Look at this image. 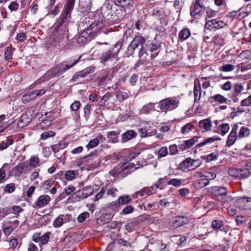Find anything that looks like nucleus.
Wrapping results in <instances>:
<instances>
[{
  "label": "nucleus",
  "instance_id": "1",
  "mask_svg": "<svg viewBox=\"0 0 251 251\" xmlns=\"http://www.w3.org/2000/svg\"><path fill=\"white\" fill-rule=\"evenodd\" d=\"M82 57V55L80 56L77 59L74 60L73 62L64 61L56 64L41 77L39 81L40 82H43L53 77H58L62 75L64 72L75 66L80 61Z\"/></svg>",
  "mask_w": 251,
  "mask_h": 251
},
{
  "label": "nucleus",
  "instance_id": "2",
  "mask_svg": "<svg viewBox=\"0 0 251 251\" xmlns=\"http://www.w3.org/2000/svg\"><path fill=\"white\" fill-rule=\"evenodd\" d=\"M104 24L102 22H93L91 20H83L80 23L79 29L80 32H86L87 34L95 36L100 31Z\"/></svg>",
  "mask_w": 251,
  "mask_h": 251
},
{
  "label": "nucleus",
  "instance_id": "3",
  "mask_svg": "<svg viewBox=\"0 0 251 251\" xmlns=\"http://www.w3.org/2000/svg\"><path fill=\"white\" fill-rule=\"evenodd\" d=\"M179 104V100L176 97L164 99L158 103V107L162 112L167 113L168 111L176 109Z\"/></svg>",
  "mask_w": 251,
  "mask_h": 251
},
{
  "label": "nucleus",
  "instance_id": "4",
  "mask_svg": "<svg viewBox=\"0 0 251 251\" xmlns=\"http://www.w3.org/2000/svg\"><path fill=\"white\" fill-rule=\"evenodd\" d=\"M122 43L118 42L116 43L111 50H109L103 53L100 58V62L105 64L108 61L116 63L118 61V53L121 48Z\"/></svg>",
  "mask_w": 251,
  "mask_h": 251
},
{
  "label": "nucleus",
  "instance_id": "5",
  "mask_svg": "<svg viewBox=\"0 0 251 251\" xmlns=\"http://www.w3.org/2000/svg\"><path fill=\"white\" fill-rule=\"evenodd\" d=\"M145 43V38L140 35L135 36L127 48L126 54L127 56L131 55L136 49H142Z\"/></svg>",
  "mask_w": 251,
  "mask_h": 251
},
{
  "label": "nucleus",
  "instance_id": "6",
  "mask_svg": "<svg viewBox=\"0 0 251 251\" xmlns=\"http://www.w3.org/2000/svg\"><path fill=\"white\" fill-rule=\"evenodd\" d=\"M232 126L234 130L237 133L239 139L248 137L250 135V129L245 126L242 123H238L234 124Z\"/></svg>",
  "mask_w": 251,
  "mask_h": 251
},
{
  "label": "nucleus",
  "instance_id": "7",
  "mask_svg": "<svg viewBox=\"0 0 251 251\" xmlns=\"http://www.w3.org/2000/svg\"><path fill=\"white\" fill-rule=\"evenodd\" d=\"M95 69L93 66H89L85 69L76 72L73 76L72 80L73 81H77L79 78H83L87 76L90 73H93Z\"/></svg>",
  "mask_w": 251,
  "mask_h": 251
},
{
  "label": "nucleus",
  "instance_id": "8",
  "mask_svg": "<svg viewBox=\"0 0 251 251\" xmlns=\"http://www.w3.org/2000/svg\"><path fill=\"white\" fill-rule=\"evenodd\" d=\"M201 164V161L198 159L194 160L191 158H187L185 159L181 164V166L188 169L191 168L192 170H194L198 168Z\"/></svg>",
  "mask_w": 251,
  "mask_h": 251
},
{
  "label": "nucleus",
  "instance_id": "9",
  "mask_svg": "<svg viewBox=\"0 0 251 251\" xmlns=\"http://www.w3.org/2000/svg\"><path fill=\"white\" fill-rule=\"evenodd\" d=\"M117 5L123 7L125 9H128L129 11L134 9V3L133 0H115Z\"/></svg>",
  "mask_w": 251,
  "mask_h": 251
},
{
  "label": "nucleus",
  "instance_id": "10",
  "mask_svg": "<svg viewBox=\"0 0 251 251\" xmlns=\"http://www.w3.org/2000/svg\"><path fill=\"white\" fill-rule=\"evenodd\" d=\"M50 200L51 199L49 196L47 195H41L39 197L35 202V204L37 208H41L47 206Z\"/></svg>",
  "mask_w": 251,
  "mask_h": 251
},
{
  "label": "nucleus",
  "instance_id": "11",
  "mask_svg": "<svg viewBox=\"0 0 251 251\" xmlns=\"http://www.w3.org/2000/svg\"><path fill=\"white\" fill-rule=\"evenodd\" d=\"M94 192V189L91 186L84 187L82 190L78 191L76 194V196L80 199H84L91 195Z\"/></svg>",
  "mask_w": 251,
  "mask_h": 251
},
{
  "label": "nucleus",
  "instance_id": "12",
  "mask_svg": "<svg viewBox=\"0 0 251 251\" xmlns=\"http://www.w3.org/2000/svg\"><path fill=\"white\" fill-rule=\"evenodd\" d=\"M205 7L202 4L200 0H196V3L194 6V9L191 11L192 16H201V15L204 11Z\"/></svg>",
  "mask_w": 251,
  "mask_h": 251
},
{
  "label": "nucleus",
  "instance_id": "13",
  "mask_svg": "<svg viewBox=\"0 0 251 251\" xmlns=\"http://www.w3.org/2000/svg\"><path fill=\"white\" fill-rule=\"evenodd\" d=\"M188 222V218L184 216H178L175 218L172 221V226L177 228L184 225L187 224Z\"/></svg>",
  "mask_w": 251,
  "mask_h": 251
},
{
  "label": "nucleus",
  "instance_id": "14",
  "mask_svg": "<svg viewBox=\"0 0 251 251\" xmlns=\"http://www.w3.org/2000/svg\"><path fill=\"white\" fill-rule=\"evenodd\" d=\"M248 200L249 198H240L236 201L235 206L242 210H248Z\"/></svg>",
  "mask_w": 251,
  "mask_h": 251
},
{
  "label": "nucleus",
  "instance_id": "15",
  "mask_svg": "<svg viewBox=\"0 0 251 251\" xmlns=\"http://www.w3.org/2000/svg\"><path fill=\"white\" fill-rule=\"evenodd\" d=\"M238 139V137L237 135V133L236 132V131L234 130V128L232 127L231 132L229 134L227 139L226 140V146L230 147L233 145L237 139Z\"/></svg>",
  "mask_w": 251,
  "mask_h": 251
},
{
  "label": "nucleus",
  "instance_id": "16",
  "mask_svg": "<svg viewBox=\"0 0 251 251\" xmlns=\"http://www.w3.org/2000/svg\"><path fill=\"white\" fill-rule=\"evenodd\" d=\"M199 126L202 132H206L210 130L211 127V123L209 119H205L200 121Z\"/></svg>",
  "mask_w": 251,
  "mask_h": 251
},
{
  "label": "nucleus",
  "instance_id": "17",
  "mask_svg": "<svg viewBox=\"0 0 251 251\" xmlns=\"http://www.w3.org/2000/svg\"><path fill=\"white\" fill-rule=\"evenodd\" d=\"M216 174L214 172H205L204 174V179H201L199 180V183L203 184V186H206L209 183L208 180L212 179L215 178Z\"/></svg>",
  "mask_w": 251,
  "mask_h": 251
},
{
  "label": "nucleus",
  "instance_id": "18",
  "mask_svg": "<svg viewBox=\"0 0 251 251\" xmlns=\"http://www.w3.org/2000/svg\"><path fill=\"white\" fill-rule=\"evenodd\" d=\"M194 94L195 101L199 100L201 95V84L200 80L196 79L194 82Z\"/></svg>",
  "mask_w": 251,
  "mask_h": 251
},
{
  "label": "nucleus",
  "instance_id": "19",
  "mask_svg": "<svg viewBox=\"0 0 251 251\" xmlns=\"http://www.w3.org/2000/svg\"><path fill=\"white\" fill-rule=\"evenodd\" d=\"M219 21L216 19H213L208 21L205 24V27L210 30L215 31L220 27Z\"/></svg>",
  "mask_w": 251,
  "mask_h": 251
},
{
  "label": "nucleus",
  "instance_id": "20",
  "mask_svg": "<svg viewBox=\"0 0 251 251\" xmlns=\"http://www.w3.org/2000/svg\"><path fill=\"white\" fill-rule=\"evenodd\" d=\"M137 136L136 132L133 130H129L122 135V142H126Z\"/></svg>",
  "mask_w": 251,
  "mask_h": 251
},
{
  "label": "nucleus",
  "instance_id": "21",
  "mask_svg": "<svg viewBox=\"0 0 251 251\" xmlns=\"http://www.w3.org/2000/svg\"><path fill=\"white\" fill-rule=\"evenodd\" d=\"M94 37V36L87 34L86 32H81L76 37V40L78 44H80L86 42L88 40L89 38H93Z\"/></svg>",
  "mask_w": 251,
  "mask_h": 251
},
{
  "label": "nucleus",
  "instance_id": "22",
  "mask_svg": "<svg viewBox=\"0 0 251 251\" xmlns=\"http://www.w3.org/2000/svg\"><path fill=\"white\" fill-rule=\"evenodd\" d=\"M251 169L250 168H238V178L240 179H245L251 175Z\"/></svg>",
  "mask_w": 251,
  "mask_h": 251
},
{
  "label": "nucleus",
  "instance_id": "23",
  "mask_svg": "<svg viewBox=\"0 0 251 251\" xmlns=\"http://www.w3.org/2000/svg\"><path fill=\"white\" fill-rule=\"evenodd\" d=\"M30 122V119L27 115L23 114L20 120L17 123V126L19 127H24L26 126Z\"/></svg>",
  "mask_w": 251,
  "mask_h": 251
},
{
  "label": "nucleus",
  "instance_id": "24",
  "mask_svg": "<svg viewBox=\"0 0 251 251\" xmlns=\"http://www.w3.org/2000/svg\"><path fill=\"white\" fill-rule=\"evenodd\" d=\"M15 170L22 173L30 170L29 165H28L26 162H23L14 167Z\"/></svg>",
  "mask_w": 251,
  "mask_h": 251
},
{
  "label": "nucleus",
  "instance_id": "25",
  "mask_svg": "<svg viewBox=\"0 0 251 251\" xmlns=\"http://www.w3.org/2000/svg\"><path fill=\"white\" fill-rule=\"evenodd\" d=\"M219 140H220V138L218 137L214 136V137L207 138L204 139L203 140V141L201 142L199 144H197L195 148L196 149H197L199 147H203L205 145H207V144L211 143L214 142L215 141H218Z\"/></svg>",
  "mask_w": 251,
  "mask_h": 251
},
{
  "label": "nucleus",
  "instance_id": "26",
  "mask_svg": "<svg viewBox=\"0 0 251 251\" xmlns=\"http://www.w3.org/2000/svg\"><path fill=\"white\" fill-rule=\"evenodd\" d=\"M68 144L64 142H60L58 143L51 146V150L54 152L56 153L60 150L65 149Z\"/></svg>",
  "mask_w": 251,
  "mask_h": 251
},
{
  "label": "nucleus",
  "instance_id": "27",
  "mask_svg": "<svg viewBox=\"0 0 251 251\" xmlns=\"http://www.w3.org/2000/svg\"><path fill=\"white\" fill-rule=\"evenodd\" d=\"M190 35L191 33L189 29H183L179 33V39L181 41H184L187 39L190 36Z\"/></svg>",
  "mask_w": 251,
  "mask_h": 251
},
{
  "label": "nucleus",
  "instance_id": "28",
  "mask_svg": "<svg viewBox=\"0 0 251 251\" xmlns=\"http://www.w3.org/2000/svg\"><path fill=\"white\" fill-rule=\"evenodd\" d=\"M36 98L34 91H32L23 96L22 100L23 102L27 103Z\"/></svg>",
  "mask_w": 251,
  "mask_h": 251
},
{
  "label": "nucleus",
  "instance_id": "29",
  "mask_svg": "<svg viewBox=\"0 0 251 251\" xmlns=\"http://www.w3.org/2000/svg\"><path fill=\"white\" fill-rule=\"evenodd\" d=\"M184 182V179L173 178L168 181L167 183L168 185H172L174 186L178 187H180Z\"/></svg>",
  "mask_w": 251,
  "mask_h": 251
},
{
  "label": "nucleus",
  "instance_id": "30",
  "mask_svg": "<svg viewBox=\"0 0 251 251\" xmlns=\"http://www.w3.org/2000/svg\"><path fill=\"white\" fill-rule=\"evenodd\" d=\"M131 198L128 195L121 196L119 198L117 204H126L131 201Z\"/></svg>",
  "mask_w": 251,
  "mask_h": 251
},
{
  "label": "nucleus",
  "instance_id": "31",
  "mask_svg": "<svg viewBox=\"0 0 251 251\" xmlns=\"http://www.w3.org/2000/svg\"><path fill=\"white\" fill-rule=\"evenodd\" d=\"M14 140L13 139H8L6 142H2L0 143V151L6 149L8 146L13 144Z\"/></svg>",
  "mask_w": 251,
  "mask_h": 251
},
{
  "label": "nucleus",
  "instance_id": "32",
  "mask_svg": "<svg viewBox=\"0 0 251 251\" xmlns=\"http://www.w3.org/2000/svg\"><path fill=\"white\" fill-rule=\"evenodd\" d=\"M154 105L155 103L149 102L143 106L142 108L141 111L144 113H149L151 110L154 108Z\"/></svg>",
  "mask_w": 251,
  "mask_h": 251
},
{
  "label": "nucleus",
  "instance_id": "33",
  "mask_svg": "<svg viewBox=\"0 0 251 251\" xmlns=\"http://www.w3.org/2000/svg\"><path fill=\"white\" fill-rule=\"evenodd\" d=\"M128 98V96L125 92L119 91L116 94V98L120 101H123Z\"/></svg>",
  "mask_w": 251,
  "mask_h": 251
},
{
  "label": "nucleus",
  "instance_id": "34",
  "mask_svg": "<svg viewBox=\"0 0 251 251\" xmlns=\"http://www.w3.org/2000/svg\"><path fill=\"white\" fill-rule=\"evenodd\" d=\"M75 0H67L64 6V9L71 12L74 7Z\"/></svg>",
  "mask_w": 251,
  "mask_h": 251
},
{
  "label": "nucleus",
  "instance_id": "35",
  "mask_svg": "<svg viewBox=\"0 0 251 251\" xmlns=\"http://www.w3.org/2000/svg\"><path fill=\"white\" fill-rule=\"evenodd\" d=\"M200 138H201L200 137L194 136V137L189 140L184 141L186 144V147H188V148H190L193 145H194L195 143L198 142Z\"/></svg>",
  "mask_w": 251,
  "mask_h": 251
},
{
  "label": "nucleus",
  "instance_id": "36",
  "mask_svg": "<svg viewBox=\"0 0 251 251\" xmlns=\"http://www.w3.org/2000/svg\"><path fill=\"white\" fill-rule=\"evenodd\" d=\"M96 157L97 156L94 154H90L82 158L81 162L84 163L88 162V163L92 164L94 158Z\"/></svg>",
  "mask_w": 251,
  "mask_h": 251
},
{
  "label": "nucleus",
  "instance_id": "37",
  "mask_svg": "<svg viewBox=\"0 0 251 251\" xmlns=\"http://www.w3.org/2000/svg\"><path fill=\"white\" fill-rule=\"evenodd\" d=\"M15 190V185L14 183H11L7 184L3 189L4 192L8 193H11Z\"/></svg>",
  "mask_w": 251,
  "mask_h": 251
},
{
  "label": "nucleus",
  "instance_id": "38",
  "mask_svg": "<svg viewBox=\"0 0 251 251\" xmlns=\"http://www.w3.org/2000/svg\"><path fill=\"white\" fill-rule=\"evenodd\" d=\"M235 69V66L230 64H226L223 65L221 68V71H222L224 72H231L233 70H234Z\"/></svg>",
  "mask_w": 251,
  "mask_h": 251
},
{
  "label": "nucleus",
  "instance_id": "39",
  "mask_svg": "<svg viewBox=\"0 0 251 251\" xmlns=\"http://www.w3.org/2000/svg\"><path fill=\"white\" fill-rule=\"evenodd\" d=\"M232 201V198L229 195L222 196L221 197V204H227L229 202Z\"/></svg>",
  "mask_w": 251,
  "mask_h": 251
},
{
  "label": "nucleus",
  "instance_id": "40",
  "mask_svg": "<svg viewBox=\"0 0 251 251\" xmlns=\"http://www.w3.org/2000/svg\"><path fill=\"white\" fill-rule=\"evenodd\" d=\"M29 165L31 167H36L39 162V159L38 157L32 156L29 160Z\"/></svg>",
  "mask_w": 251,
  "mask_h": 251
},
{
  "label": "nucleus",
  "instance_id": "41",
  "mask_svg": "<svg viewBox=\"0 0 251 251\" xmlns=\"http://www.w3.org/2000/svg\"><path fill=\"white\" fill-rule=\"evenodd\" d=\"M90 217V213L88 212H84L77 217V220L79 223L83 222L86 218Z\"/></svg>",
  "mask_w": 251,
  "mask_h": 251
},
{
  "label": "nucleus",
  "instance_id": "42",
  "mask_svg": "<svg viewBox=\"0 0 251 251\" xmlns=\"http://www.w3.org/2000/svg\"><path fill=\"white\" fill-rule=\"evenodd\" d=\"M64 220L62 218V216L57 217L53 223V226L54 227H59L63 224Z\"/></svg>",
  "mask_w": 251,
  "mask_h": 251
},
{
  "label": "nucleus",
  "instance_id": "43",
  "mask_svg": "<svg viewBox=\"0 0 251 251\" xmlns=\"http://www.w3.org/2000/svg\"><path fill=\"white\" fill-rule=\"evenodd\" d=\"M55 135V133L53 131L45 132L41 134V138L42 139L46 140L49 137H53Z\"/></svg>",
  "mask_w": 251,
  "mask_h": 251
},
{
  "label": "nucleus",
  "instance_id": "44",
  "mask_svg": "<svg viewBox=\"0 0 251 251\" xmlns=\"http://www.w3.org/2000/svg\"><path fill=\"white\" fill-rule=\"evenodd\" d=\"M50 232H47L43 235H41L40 242L42 245L47 244L49 240Z\"/></svg>",
  "mask_w": 251,
  "mask_h": 251
},
{
  "label": "nucleus",
  "instance_id": "45",
  "mask_svg": "<svg viewBox=\"0 0 251 251\" xmlns=\"http://www.w3.org/2000/svg\"><path fill=\"white\" fill-rule=\"evenodd\" d=\"M168 154V149L166 147H163L158 151V158L165 156Z\"/></svg>",
  "mask_w": 251,
  "mask_h": 251
},
{
  "label": "nucleus",
  "instance_id": "46",
  "mask_svg": "<svg viewBox=\"0 0 251 251\" xmlns=\"http://www.w3.org/2000/svg\"><path fill=\"white\" fill-rule=\"evenodd\" d=\"M139 132L140 133L141 137L142 138L151 135L150 132H148L147 128L146 127L139 128Z\"/></svg>",
  "mask_w": 251,
  "mask_h": 251
},
{
  "label": "nucleus",
  "instance_id": "47",
  "mask_svg": "<svg viewBox=\"0 0 251 251\" xmlns=\"http://www.w3.org/2000/svg\"><path fill=\"white\" fill-rule=\"evenodd\" d=\"M209 100L210 102L214 103L213 106L216 105V103L218 104L220 102V94H217L214 96H212L209 98Z\"/></svg>",
  "mask_w": 251,
  "mask_h": 251
},
{
  "label": "nucleus",
  "instance_id": "48",
  "mask_svg": "<svg viewBox=\"0 0 251 251\" xmlns=\"http://www.w3.org/2000/svg\"><path fill=\"white\" fill-rule=\"evenodd\" d=\"M12 49L11 47H7L5 51L4 58L6 60H9L12 58Z\"/></svg>",
  "mask_w": 251,
  "mask_h": 251
},
{
  "label": "nucleus",
  "instance_id": "49",
  "mask_svg": "<svg viewBox=\"0 0 251 251\" xmlns=\"http://www.w3.org/2000/svg\"><path fill=\"white\" fill-rule=\"evenodd\" d=\"M99 144V141L98 139L95 138L89 141V143L87 145V148L89 149L90 148H93L97 146Z\"/></svg>",
  "mask_w": 251,
  "mask_h": 251
},
{
  "label": "nucleus",
  "instance_id": "50",
  "mask_svg": "<svg viewBox=\"0 0 251 251\" xmlns=\"http://www.w3.org/2000/svg\"><path fill=\"white\" fill-rule=\"evenodd\" d=\"M193 128V126L191 124H187L181 128V132L183 134L188 133Z\"/></svg>",
  "mask_w": 251,
  "mask_h": 251
},
{
  "label": "nucleus",
  "instance_id": "51",
  "mask_svg": "<svg viewBox=\"0 0 251 251\" xmlns=\"http://www.w3.org/2000/svg\"><path fill=\"white\" fill-rule=\"evenodd\" d=\"M75 176V173L74 171H69L65 174V178L69 180L74 178Z\"/></svg>",
  "mask_w": 251,
  "mask_h": 251
},
{
  "label": "nucleus",
  "instance_id": "52",
  "mask_svg": "<svg viewBox=\"0 0 251 251\" xmlns=\"http://www.w3.org/2000/svg\"><path fill=\"white\" fill-rule=\"evenodd\" d=\"M229 129V126L228 124H224L221 125V131L224 135L226 133Z\"/></svg>",
  "mask_w": 251,
  "mask_h": 251
},
{
  "label": "nucleus",
  "instance_id": "53",
  "mask_svg": "<svg viewBox=\"0 0 251 251\" xmlns=\"http://www.w3.org/2000/svg\"><path fill=\"white\" fill-rule=\"evenodd\" d=\"M116 191H117V189L116 188H108L106 189V194L107 196H111L112 197H115Z\"/></svg>",
  "mask_w": 251,
  "mask_h": 251
},
{
  "label": "nucleus",
  "instance_id": "54",
  "mask_svg": "<svg viewBox=\"0 0 251 251\" xmlns=\"http://www.w3.org/2000/svg\"><path fill=\"white\" fill-rule=\"evenodd\" d=\"M140 152L139 151H132L129 153V154L127 156V159L130 161L132 159L135 158L137 156L139 155Z\"/></svg>",
  "mask_w": 251,
  "mask_h": 251
},
{
  "label": "nucleus",
  "instance_id": "55",
  "mask_svg": "<svg viewBox=\"0 0 251 251\" xmlns=\"http://www.w3.org/2000/svg\"><path fill=\"white\" fill-rule=\"evenodd\" d=\"M133 207L131 205L126 206L122 210V213L124 214H128L131 213L133 211Z\"/></svg>",
  "mask_w": 251,
  "mask_h": 251
},
{
  "label": "nucleus",
  "instance_id": "56",
  "mask_svg": "<svg viewBox=\"0 0 251 251\" xmlns=\"http://www.w3.org/2000/svg\"><path fill=\"white\" fill-rule=\"evenodd\" d=\"M80 106V102L78 101H75L71 105V109L73 111L77 110Z\"/></svg>",
  "mask_w": 251,
  "mask_h": 251
},
{
  "label": "nucleus",
  "instance_id": "57",
  "mask_svg": "<svg viewBox=\"0 0 251 251\" xmlns=\"http://www.w3.org/2000/svg\"><path fill=\"white\" fill-rule=\"evenodd\" d=\"M232 87V84L231 82L230 81H227L225 83H224L223 85L221 86V87L225 91H229L231 89Z\"/></svg>",
  "mask_w": 251,
  "mask_h": 251
},
{
  "label": "nucleus",
  "instance_id": "58",
  "mask_svg": "<svg viewBox=\"0 0 251 251\" xmlns=\"http://www.w3.org/2000/svg\"><path fill=\"white\" fill-rule=\"evenodd\" d=\"M27 250V251H39L37 247L32 242L28 244Z\"/></svg>",
  "mask_w": 251,
  "mask_h": 251
},
{
  "label": "nucleus",
  "instance_id": "59",
  "mask_svg": "<svg viewBox=\"0 0 251 251\" xmlns=\"http://www.w3.org/2000/svg\"><path fill=\"white\" fill-rule=\"evenodd\" d=\"M238 168L230 169L228 171V174L229 175L237 178H238Z\"/></svg>",
  "mask_w": 251,
  "mask_h": 251
},
{
  "label": "nucleus",
  "instance_id": "60",
  "mask_svg": "<svg viewBox=\"0 0 251 251\" xmlns=\"http://www.w3.org/2000/svg\"><path fill=\"white\" fill-rule=\"evenodd\" d=\"M246 220V218L242 216H238L236 218V222L237 225H242Z\"/></svg>",
  "mask_w": 251,
  "mask_h": 251
},
{
  "label": "nucleus",
  "instance_id": "61",
  "mask_svg": "<svg viewBox=\"0 0 251 251\" xmlns=\"http://www.w3.org/2000/svg\"><path fill=\"white\" fill-rule=\"evenodd\" d=\"M75 190V187L72 185H69L67 187H66L65 189V192L68 195H70L72 192H74Z\"/></svg>",
  "mask_w": 251,
  "mask_h": 251
},
{
  "label": "nucleus",
  "instance_id": "62",
  "mask_svg": "<svg viewBox=\"0 0 251 251\" xmlns=\"http://www.w3.org/2000/svg\"><path fill=\"white\" fill-rule=\"evenodd\" d=\"M244 90V87L241 84H236L234 86V91L236 94H240Z\"/></svg>",
  "mask_w": 251,
  "mask_h": 251
},
{
  "label": "nucleus",
  "instance_id": "63",
  "mask_svg": "<svg viewBox=\"0 0 251 251\" xmlns=\"http://www.w3.org/2000/svg\"><path fill=\"white\" fill-rule=\"evenodd\" d=\"M19 7V4L16 2L13 1L9 5V8L11 11H15L18 9Z\"/></svg>",
  "mask_w": 251,
  "mask_h": 251
},
{
  "label": "nucleus",
  "instance_id": "64",
  "mask_svg": "<svg viewBox=\"0 0 251 251\" xmlns=\"http://www.w3.org/2000/svg\"><path fill=\"white\" fill-rule=\"evenodd\" d=\"M35 189V187L34 186H30L26 192L27 197L30 198L32 197L33 193H34Z\"/></svg>",
  "mask_w": 251,
  "mask_h": 251
}]
</instances>
